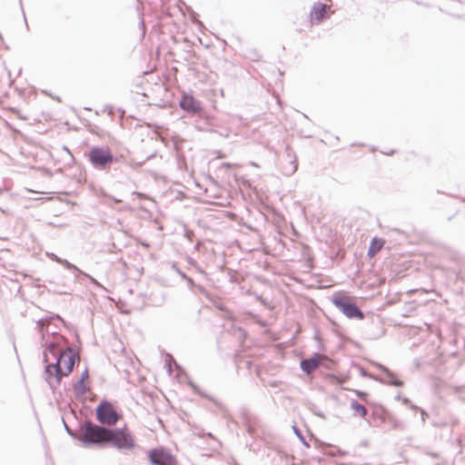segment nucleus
<instances>
[{
    "instance_id": "3",
    "label": "nucleus",
    "mask_w": 465,
    "mask_h": 465,
    "mask_svg": "<svg viewBox=\"0 0 465 465\" xmlns=\"http://www.w3.org/2000/svg\"><path fill=\"white\" fill-rule=\"evenodd\" d=\"M108 438L107 443L117 449L132 450L135 447V439L126 425L118 430H111Z\"/></svg>"
},
{
    "instance_id": "16",
    "label": "nucleus",
    "mask_w": 465,
    "mask_h": 465,
    "mask_svg": "<svg viewBox=\"0 0 465 465\" xmlns=\"http://www.w3.org/2000/svg\"><path fill=\"white\" fill-rule=\"evenodd\" d=\"M391 384L400 387V386L403 385V382L401 381H399V380H394V381H391Z\"/></svg>"
},
{
    "instance_id": "18",
    "label": "nucleus",
    "mask_w": 465,
    "mask_h": 465,
    "mask_svg": "<svg viewBox=\"0 0 465 465\" xmlns=\"http://www.w3.org/2000/svg\"><path fill=\"white\" fill-rule=\"evenodd\" d=\"M224 166H226V167H228V168H229V167H231L232 165H231L230 163H225V164H224Z\"/></svg>"
},
{
    "instance_id": "10",
    "label": "nucleus",
    "mask_w": 465,
    "mask_h": 465,
    "mask_svg": "<svg viewBox=\"0 0 465 465\" xmlns=\"http://www.w3.org/2000/svg\"><path fill=\"white\" fill-rule=\"evenodd\" d=\"M322 360V356L316 354L310 359L303 360L301 362V368L307 374H310L320 366Z\"/></svg>"
},
{
    "instance_id": "11",
    "label": "nucleus",
    "mask_w": 465,
    "mask_h": 465,
    "mask_svg": "<svg viewBox=\"0 0 465 465\" xmlns=\"http://www.w3.org/2000/svg\"><path fill=\"white\" fill-rule=\"evenodd\" d=\"M385 241L381 238L374 237L370 244L368 250V256L372 258L374 257L384 246Z\"/></svg>"
},
{
    "instance_id": "15",
    "label": "nucleus",
    "mask_w": 465,
    "mask_h": 465,
    "mask_svg": "<svg viewBox=\"0 0 465 465\" xmlns=\"http://www.w3.org/2000/svg\"><path fill=\"white\" fill-rule=\"evenodd\" d=\"M81 381H85V382H90V377H89V372L87 370H85L82 375H81Z\"/></svg>"
},
{
    "instance_id": "14",
    "label": "nucleus",
    "mask_w": 465,
    "mask_h": 465,
    "mask_svg": "<svg viewBox=\"0 0 465 465\" xmlns=\"http://www.w3.org/2000/svg\"><path fill=\"white\" fill-rule=\"evenodd\" d=\"M352 391L361 401H368V393L367 392L361 391H358V390H353Z\"/></svg>"
},
{
    "instance_id": "4",
    "label": "nucleus",
    "mask_w": 465,
    "mask_h": 465,
    "mask_svg": "<svg viewBox=\"0 0 465 465\" xmlns=\"http://www.w3.org/2000/svg\"><path fill=\"white\" fill-rule=\"evenodd\" d=\"M111 430L87 422L83 427L82 440L89 443H107Z\"/></svg>"
},
{
    "instance_id": "12",
    "label": "nucleus",
    "mask_w": 465,
    "mask_h": 465,
    "mask_svg": "<svg viewBox=\"0 0 465 465\" xmlns=\"http://www.w3.org/2000/svg\"><path fill=\"white\" fill-rule=\"evenodd\" d=\"M351 408L353 411L355 416H358L361 419H365L367 416V409L358 401H352L351 402Z\"/></svg>"
},
{
    "instance_id": "13",
    "label": "nucleus",
    "mask_w": 465,
    "mask_h": 465,
    "mask_svg": "<svg viewBox=\"0 0 465 465\" xmlns=\"http://www.w3.org/2000/svg\"><path fill=\"white\" fill-rule=\"evenodd\" d=\"M74 392L77 396H84L90 390V382L79 380L74 386Z\"/></svg>"
},
{
    "instance_id": "7",
    "label": "nucleus",
    "mask_w": 465,
    "mask_h": 465,
    "mask_svg": "<svg viewBox=\"0 0 465 465\" xmlns=\"http://www.w3.org/2000/svg\"><path fill=\"white\" fill-rule=\"evenodd\" d=\"M148 457L153 465H176L175 458L163 448L151 450Z\"/></svg>"
},
{
    "instance_id": "17",
    "label": "nucleus",
    "mask_w": 465,
    "mask_h": 465,
    "mask_svg": "<svg viewBox=\"0 0 465 465\" xmlns=\"http://www.w3.org/2000/svg\"><path fill=\"white\" fill-rule=\"evenodd\" d=\"M292 163L293 164V166H292V170H291V173H294V172L297 170V166H298V164H297L296 160H293V161L292 162Z\"/></svg>"
},
{
    "instance_id": "1",
    "label": "nucleus",
    "mask_w": 465,
    "mask_h": 465,
    "mask_svg": "<svg viewBox=\"0 0 465 465\" xmlns=\"http://www.w3.org/2000/svg\"><path fill=\"white\" fill-rule=\"evenodd\" d=\"M79 360L77 352L72 348H66L59 353L55 363L46 366L47 381L49 383L59 384L64 376H68Z\"/></svg>"
},
{
    "instance_id": "8",
    "label": "nucleus",
    "mask_w": 465,
    "mask_h": 465,
    "mask_svg": "<svg viewBox=\"0 0 465 465\" xmlns=\"http://www.w3.org/2000/svg\"><path fill=\"white\" fill-rule=\"evenodd\" d=\"M329 14H333L331 5L316 3L310 13L311 23L319 24L323 19L328 18Z\"/></svg>"
},
{
    "instance_id": "6",
    "label": "nucleus",
    "mask_w": 465,
    "mask_h": 465,
    "mask_svg": "<svg viewBox=\"0 0 465 465\" xmlns=\"http://www.w3.org/2000/svg\"><path fill=\"white\" fill-rule=\"evenodd\" d=\"M96 417L102 424L112 426L122 418V415L117 412L113 404L104 402L97 407Z\"/></svg>"
},
{
    "instance_id": "9",
    "label": "nucleus",
    "mask_w": 465,
    "mask_h": 465,
    "mask_svg": "<svg viewBox=\"0 0 465 465\" xmlns=\"http://www.w3.org/2000/svg\"><path fill=\"white\" fill-rule=\"evenodd\" d=\"M179 104L183 110L192 114H200L203 110L201 103L189 94L182 95Z\"/></svg>"
},
{
    "instance_id": "2",
    "label": "nucleus",
    "mask_w": 465,
    "mask_h": 465,
    "mask_svg": "<svg viewBox=\"0 0 465 465\" xmlns=\"http://www.w3.org/2000/svg\"><path fill=\"white\" fill-rule=\"evenodd\" d=\"M333 304L348 318L362 320L363 312L357 307L354 298L343 292L336 293L332 298Z\"/></svg>"
},
{
    "instance_id": "5",
    "label": "nucleus",
    "mask_w": 465,
    "mask_h": 465,
    "mask_svg": "<svg viewBox=\"0 0 465 465\" xmlns=\"http://www.w3.org/2000/svg\"><path fill=\"white\" fill-rule=\"evenodd\" d=\"M88 157L91 163L98 168H105L112 164L114 160L110 149L106 147L92 148Z\"/></svg>"
}]
</instances>
